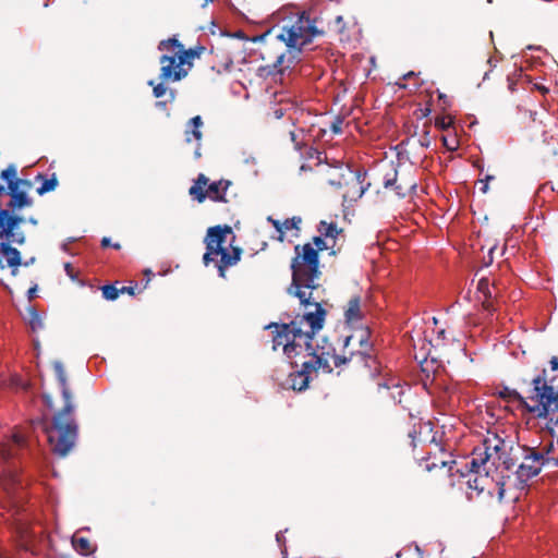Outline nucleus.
<instances>
[{
    "label": "nucleus",
    "instance_id": "nucleus-18",
    "mask_svg": "<svg viewBox=\"0 0 558 558\" xmlns=\"http://www.w3.org/2000/svg\"><path fill=\"white\" fill-rule=\"evenodd\" d=\"M72 546L78 554L83 556H88L96 549V547L90 543L88 538L78 536L77 534L72 536Z\"/></svg>",
    "mask_w": 558,
    "mask_h": 558
},
{
    "label": "nucleus",
    "instance_id": "nucleus-12",
    "mask_svg": "<svg viewBox=\"0 0 558 558\" xmlns=\"http://www.w3.org/2000/svg\"><path fill=\"white\" fill-rule=\"evenodd\" d=\"M26 446V435L21 429H14L11 436L0 440V462H8L17 456Z\"/></svg>",
    "mask_w": 558,
    "mask_h": 558
},
{
    "label": "nucleus",
    "instance_id": "nucleus-20",
    "mask_svg": "<svg viewBox=\"0 0 558 558\" xmlns=\"http://www.w3.org/2000/svg\"><path fill=\"white\" fill-rule=\"evenodd\" d=\"M318 232L325 239L335 240L340 233V229H338L335 222L320 221Z\"/></svg>",
    "mask_w": 558,
    "mask_h": 558
},
{
    "label": "nucleus",
    "instance_id": "nucleus-7",
    "mask_svg": "<svg viewBox=\"0 0 558 558\" xmlns=\"http://www.w3.org/2000/svg\"><path fill=\"white\" fill-rule=\"evenodd\" d=\"M23 218L13 216L8 209H0V268H11L15 276L21 265V254L11 243L23 244L24 233L20 230Z\"/></svg>",
    "mask_w": 558,
    "mask_h": 558
},
{
    "label": "nucleus",
    "instance_id": "nucleus-9",
    "mask_svg": "<svg viewBox=\"0 0 558 558\" xmlns=\"http://www.w3.org/2000/svg\"><path fill=\"white\" fill-rule=\"evenodd\" d=\"M545 465L558 466V454L551 440L523 446V460L517 470L518 478L527 482L538 475Z\"/></svg>",
    "mask_w": 558,
    "mask_h": 558
},
{
    "label": "nucleus",
    "instance_id": "nucleus-23",
    "mask_svg": "<svg viewBox=\"0 0 558 558\" xmlns=\"http://www.w3.org/2000/svg\"><path fill=\"white\" fill-rule=\"evenodd\" d=\"M101 291L104 298L109 301L116 300L120 294V290L112 284L104 286Z\"/></svg>",
    "mask_w": 558,
    "mask_h": 558
},
{
    "label": "nucleus",
    "instance_id": "nucleus-30",
    "mask_svg": "<svg viewBox=\"0 0 558 558\" xmlns=\"http://www.w3.org/2000/svg\"><path fill=\"white\" fill-rule=\"evenodd\" d=\"M64 269H65L66 274L72 277V266H71V264H69V263L65 264L64 265Z\"/></svg>",
    "mask_w": 558,
    "mask_h": 558
},
{
    "label": "nucleus",
    "instance_id": "nucleus-5",
    "mask_svg": "<svg viewBox=\"0 0 558 558\" xmlns=\"http://www.w3.org/2000/svg\"><path fill=\"white\" fill-rule=\"evenodd\" d=\"M504 446V440L497 435H489L480 446L473 449L466 465L476 476L469 478L468 484L470 488L478 493L484 490V482L488 480L490 472L496 470L501 461Z\"/></svg>",
    "mask_w": 558,
    "mask_h": 558
},
{
    "label": "nucleus",
    "instance_id": "nucleus-19",
    "mask_svg": "<svg viewBox=\"0 0 558 558\" xmlns=\"http://www.w3.org/2000/svg\"><path fill=\"white\" fill-rule=\"evenodd\" d=\"M11 201L9 203V207L12 209H21L23 207H27L32 205V198L27 196L24 192H19L16 189L11 190Z\"/></svg>",
    "mask_w": 558,
    "mask_h": 558
},
{
    "label": "nucleus",
    "instance_id": "nucleus-6",
    "mask_svg": "<svg viewBox=\"0 0 558 558\" xmlns=\"http://www.w3.org/2000/svg\"><path fill=\"white\" fill-rule=\"evenodd\" d=\"M233 239L232 229L228 226L211 227L207 231L203 260L206 266L215 262L220 277H225L226 268L235 265L240 259L241 251L232 246Z\"/></svg>",
    "mask_w": 558,
    "mask_h": 558
},
{
    "label": "nucleus",
    "instance_id": "nucleus-36",
    "mask_svg": "<svg viewBox=\"0 0 558 558\" xmlns=\"http://www.w3.org/2000/svg\"><path fill=\"white\" fill-rule=\"evenodd\" d=\"M276 116H277V118H281L283 116V113L281 111H279V110H277L276 111Z\"/></svg>",
    "mask_w": 558,
    "mask_h": 558
},
{
    "label": "nucleus",
    "instance_id": "nucleus-11",
    "mask_svg": "<svg viewBox=\"0 0 558 558\" xmlns=\"http://www.w3.org/2000/svg\"><path fill=\"white\" fill-rule=\"evenodd\" d=\"M229 180H219L209 183L208 178L199 173L194 184L190 187V195L198 203H203L206 198L213 202H227V191L230 187Z\"/></svg>",
    "mask_w": 558,
    "mask_h": 558
},
{
    "label": "nucleus",
    "instance_id": "nucleus-37",
    "mask_svg": "<svg viewBox=\"0 0 558 558\" xmlns=\"http://www.w3.org/2000/svg\"><path fill=\"white\" fill-rule=\"evenodd\" d=\"M29 222H31L32 225H37V220H36V219H34V218H31V219H29Z\"/></svg>",
    "mask_w": 558,
    "mask_h": 558
},
{
    "label": "nucleus",
    "instance_id": "nucleus-41",
    "mask_svg": "<svg viewBox=\"0 0 558 558\" xmlns=\"http://www.w3.org/2000/svg\"><path fill=\"white\" fill-rule=\"evenodd\" d=\"M502 495H504V489H500L499 490V497L502 498Z\"/></svg>",
    "mask_w": 558,
    "mask_h": 558
},
{
    "label": "nucleus",
    "instance_id": "nucleus-33",
    "mask_svg": "<svg viewBox=\"0 0 558 558\" xmlns=\"http://www.w3.org/2000/svg\"><path fill=\"white\" fill-rule=\"evenodd\" d=\"M45 403L48 408H51V399L48 396H44Z\"/></svg>",
    "mask_w": 558,
    "mask_h": 558
},
{
    "label": "nucleus",
    "instance_id": "nucleus-17",
    "mask_svg": "<svg viewBox=\"0 0 558 558\" xmlns=\"http://www.w3.org/2000/svg\"><path fill=\"white\" fill-rule=\"evenodd\" d=\"M268 220L272 223L276 231L278 232L279 241L283 240V238L288 231L299 230V226L301 223L300 217H292V218L286 219L283 222L275 220L271 217H269Z\"/></svg>",
    "mask_w": 558,
    "mask_h": 558
},
{
    "label": "nucleus",
    "instance_id": "nucleus-35",
    "mask_svg": "<svg viewBox=\"0 0 558 558\" xmlns=\"http://www.w3.org/2000/svg\"><path fill=\"white\" fill-rule=\"evenodd\" d=\"M36 292V288H32L28 290V294H29V298H33V295L35 294Z\"/></svg>",
    "mask_w": 558,
    "mask_h": 558
},
{
    "label": "nucleus",
    "instance_id": "nucleus-27",
    "mask_svg": "<svg viewBox=\"0 0 558 558\" xmlns=\"http://www.w3.org/2000/svg\"><path fill=\"white\" fill-rule=\"evenodd\" d=\"M549 366H550V369L553 372H556L558 371V357L557 356H553L549 361Z\"/></svg>",
    "mask_w": 558,
    "mask_h": 558
},
{
    "label": "nucleus",
    "instance_id": "nucleus-26",
    "mask_svg": "<svg viewBox=\"0 0 558 558\" xmlns=\"http://www.w3.org/2000/svg\"><path fill=\"white\" fill-rule=\"evenodd\" d=\"M56 186V182L53 180L46 181L44 185L39 189V193H44L50 190H53Z\"/></svg>",
    "mask_w": 558,
    "mask_h": 558
},
{
    "label": "nucleus",
    "instance_id": "nucleus-8",
    "mask_svg": "<svg viewBox=\"0 0 558 558\" xmlns=\"http://www.w3.org/2000/svg\"><path fill=\"white\" fill-rule=\"evenodd\" d=\"M158 49L163 52L159 60L162 82H178L187 75L194 58L192 50L184 49L177 38L160 41Z\"/></svg>",
    "mask_w": 558,
    "mask_h": 558
},
{
    "label": "nucleus",
    "instance_id": "nucleus-32",
    "mask_svg": "<svg viewBox=\"0 0 558 558\" xmlns=\"http://www.w3.org/2000/svg\"><path fill=\"white\" fill-rule=\"evenodd\" d=\"M109 244H110V239H108V238H104V239L101 240V245H102L104 247L109 246Z\"/></svg>",
    "mask_w": 558,
    "mask_h": 558
},
{
    "label": "nucleus",
    "instance_id": "nucleus-42",
    "mask_svg": "<svg viewBox=\"0 0 558 558\" xmlns=\"http://www.w3.org/2000/svg\"><path fill=\"white\" fill-rule=\"evenodd\" d=\"M4 191V187L0 185V194Z\"/></svg>",
    "mask_w": 558,
    "mask_h": 558
},
{
    "label": "nucleus",
    "instance_id": "nucleus-34",
    "mask_svg": "<svg viewBox=\"0 0 558 558\" xmlns=\"http://www.w3.org/2000/svg\"><path fill=\"white\" fill-rule=\"evenodd\" d=\"M340 124H341V121H339L338 124H333L332 125V130H333L335 133H339L340 132V126H339Z\"/></svg>",
    "mask_w": 558,
    "mask_h": 558
},
{
    "label": "nucleus",
    "instance_id": "nucleus-38",
    "mask_svg": "<svg viewBox=\"0 0 558 558\" xmlns=\"http://www.w3.org/2000/svg\"><path fill=\"white\" fill-rule=\"evenodd\" d=\"M276 538H277L278 542H280L281 541V533H277Z\"/></svg>",
    "mask_w": 558,
    "mask_h": 558
},
{
    "label": "nucleus",
    "instance_id": "nucleus-4",
    "mask_svg": "<svg viewBox=\"0 0 558 558\" xmlns=\"http://www.w3.org/2000/svg\"><path fill=\"white\" fill-rule=\"evenodd\" d=\"M277 38L289 49L300 51L318 34L315 22L305 11L288 7L277 13Z\"/></svg>",
    "mask_w": 558,
    "mask_h": 558
},
{
    "label": "nucleus",
    "instance_id": "nucleus-29",
    "mask_svg": "<svg viewBox=\"0 0 558 558\" xmlns=\"http://www.w3.org/2000/svg\"><path fill=\"white\" fill-rule=\"evenodd\" d=\"M120 290V293L128 292L130 294H133V288L122 287Z\"/></svg>",
    "mask_w": 558,
    "mask_h": 558
},
{
    "label": "nucleus",
    "instance_id": "nucleus-39",
    "mask_svg": "<svg viewBox=\"0 0 558 558\" xmlns=\"http://www.w3.org/2000/svg\"><path fill=\"white\" fill-rule=\"evenodd\" d=\"M170 96H171V99H174V92L173 90H170Z\"/></svg>",
    "mask_w": 558,
    "mask_h": 558
},
{
    "label": "nucleus",
    "instance_id": "nucleus-13",
    "mask_svg": "<svg viewBox=\"0 0 558 558\" xmlns=\"http://www.w3.org/2000/svg\"><path fill=\"white\" fill-rule=\"evenodd\" d=\"M23 488V481L15 468L7 466L0 471V494L15 496Z\"/></svg>",
    "mask_w": 558,
    "mask_h": 558
},
{
    "label": "nucleus",
    "instance_id": "nucleus-25",
    "mask_svg": "<svg viewBox=\"0 0 558 558\" xmlns=\"http://www.w3.org/2000/svg\"><path fill=\"white\" fill-rule=\"evenodd\" d=\"M165 82L154 84V81H149L148 84L153 86V94L156 98H160L165 96L168 92V88L163 84Z\"/></svg>",
    "mask_w": 558,
    "mask_h": 558
},
{
    "label": "nucleus",
    "instance_id": "nucleus-22",
    "mask_svg": "<svg viewBox=\"0 0 558 558\" xmlns=\"http://www.w3.org/2000/svg\"><path fill=\"white\" fill-rule=\"evenodd\" d=\"M453 124V118L451 116L437 117L435 125L440 130H449Z\"/></svg>",
    "mask_w": 558,
    "mask_h": 558
},
{
    "label": "nucleus",
    "instance_id": "nucleus-3",
    "mask_svg": "<svg viewBox=\"0 0 558 558\" xmlns=\"http://www.w3.org/2000/svg\"><path fill=\"white\" fill-rule=\"evenodd\" d=\"M53 367L64 399V408L53 416L51 424L40 422L38 425L46 434L51 450L56 454L64 457L75 444L77 426L73 418L74 405L72 403L71 392L66 385L63 365L61 362H54Z\"/></svg>",
    "mask_w": 558,
    "mask_h": 558
},
{
    "label": "nucleus",
    "instance_id": "nucleus-28",
    "mask_svg": "<svg viewBox=\"0 0 558 558\" xmlns=\"http://www.w3.org/2000/svg\"><path fill=\"white\" fill-rule=\"evenodd\" d=\"M396 181V173L393 174V177L391 179H385V182H384V185L385 187H389L391 186Z\"/></svg>",
    "mask_w": 558,
    "mask_h": 558
},
{
    "label": "nucleus",
    "instance_id": "nucleus-14",
    "mask_svg": "<svg viewBox=\"0 0 558 558\" xmlns=\"http://www.w3.org/2000/svg\"><path fill=\"white\" fill-rule=\"evenodd\" d=\"M202 126H203V120L199 116H196V117H193L187 125H186V129H185V141L187 143H191L193 141H195L197 143V147L195 149V157L196 158H199L201 157V151H199V142L202 140Z\"/></svg>",
    "mask_w": 558,
    "mask_h": 558
},
{
    "label": "nucleus",
    "instance_id": "nucleus-1",
    "mask_svg": "<svg viewBox=\"0 0 558 558\" xmlns=\"http://www.w3.org/2000/svg\"><path fill=\"white\" fill-rule=\"evenodd\" d=\"M326 311L316 306V311H305L289 324H275L274 350L280 347L283 354L290 360L293 368L290 373L289 386L296 391L307 388L312 375L319 369L330 373V360L337 365V356L330 352L315 350L311 343L314 336L323 328Z\"/></svg>",
    "mask_w": 558,
    "mask_h": 558
},
{
    "label": "nucleus",
    "instance_id": "nucleus-31",
    "mask_svg": "<svg viewBox=\"0 0 558 558\" xmlns=\"http://www.w3.org/2000/svg\"><path fill=\"white\" fill-rule=\"evenodd\" d=\"M283 59H284V56L283 54H280L277 57V62H276V66L277 65H281L282 62H283Z\"/></svg>",
    "mask_w": 558,
    "mask_h": 558
},
{
    "label": "nucleus",
    "instance_id": "nucleus-10",
    "mask_svg": "<svg viewBox=\"0 0 558 558\" xmlns=\"http://www.w3.org/2000/svg\"><path fill=\"white\" fill-rule=\"evenodd\" d=\"M368 314V304L360 295H352L343 306V318L348 327L354 332L347 337V343L357 341L361 347L368 345L369 330L366 327V316Z\"/></svg>",
    "mask_w": 558,
    "mask_h": 558
},
{
    "label": "nucleus",
    "instance_id": "nucleus-40",
    "mask_svg": "<svg viewBox=\"0 0 558 558\" xmlns=\"http://www.w3.org/2000/svg\"><path fill=\"white\" fill-rule=\"evenodd\" d=\"M290 134H291V138H292V141H295V135H294V133H293V132H291Z\"/></svg>",
    "mask_w": 558,
    "mask_h": 558
},
{
    "label": "nucleus",
    "instance_id": "nucleus-16",
    "mask_svg": "<svg viewBox=\"0 0 558 558\" xmlns=\"http://www.w3.org/2000/svg\"><path fill=\"white\" fill-rule=\"evenodd\" d=\"M496 287L488 278H481L476 286L477 300L481 301L486 310H490V299L496 293Z\"/></svg>",
    "mask_w": 558,
    "mask_h": 558
},
{
    "label": "nucleus",
    "instance_id": "nucleus-24",
    "mask_svg": "<svg viewBox=\"0 0 558 558\" xmlns=\"http://www.w3.org/2000/svg\"><path fill=\"white\" fill-rule=\"evenodd\" d=\"M442 144L444 146L450 150V151H454L458 149L459 147V142L457 140V137L453 135V136H450V135H447V136H442Z\"/></svg>",
    "mask_w": 558,
    "mask_h": 558
},
{
    "label": "nucleus",
    "instance_id": "nucleus-15",
    "mask_svg": "<svg viewBox=\"0 0 558 558\" xmlns=\"http://www.w3.org/2000/svg\"><path fill=\"white\" fill-rule=\"evenodd\" d=\"M546 375V371L543 369L541 374H538L533 380H532V385L534 386V380L538 377H543L546 381H548L545 377ZM548 385H550L549 383H547ZM534 388L532 389L531 391V395L529 397V401L524 400L515 390H512V389H509L507 387L502 388L501 390H499L498 395L500 398L507 400V401H519L520 403H522L529 412L530 411V407L534 404L533 400H532V397L534 396Z\"/></svg>",
    "mask_w": 558,
    "mask_h": 558
},
{
    "label": "nucleus",
    "instance_id": "nucleus-21",
    "mask_svg": "<svg viewBox=\"0 0 558 558\" xmlns=\"http://www.w3.org/2000/svg\"><path fill=\"white\" fill-rule=\"evenodd\" d=\"M1 177L7 181L10 190L17 187L16 169L14 166H9L7 169H4L1 173Z\"/></svg>",
    "mask_w": 558,
    "mask_h": 558
},
{
    "label": "nucleus",
    "instance_id": "nucleus-2",
    "mask_svg": "<svg viewBox=\"0 0 558 558\" xmlns=\"http://www.w3.org/2000/svg\"><path fill=\"white\" fill-rule=\"evenodd\" d=\"M313 241L316 248L311 243L295 246L296 255L291 264L292 283L288 290L290 294L300 300L306 311H316V306L323 308L322 299L318 295L319 284L316 282L320 274L317 252L329 247L326 239H323L322 235L315 236Z\"/></svg>",
    "mask_w": 558,
    "mask_h": 558
}]
</instances>
